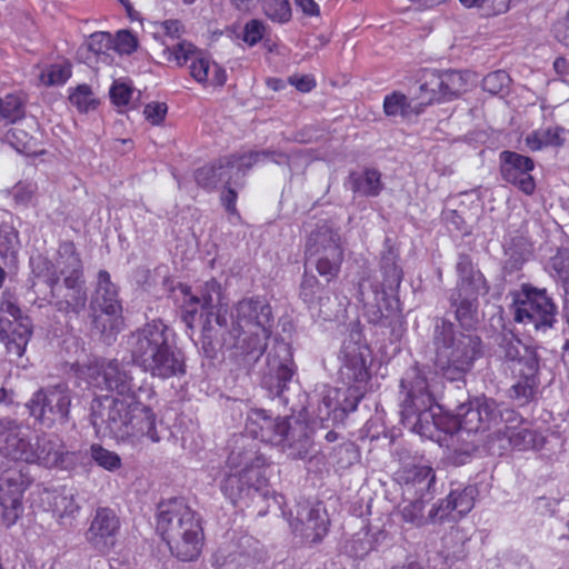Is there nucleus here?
Listing matches in <instances>:
<instances>
[{"label": "nucleus", "mask_w": 569, "mask_h": 569, "mask_svg": "<svg viewBox=\"0 0 569 569\" xmlns=\"http://www.w3.org/2000/svg\"><path fill=\"white\" fill-rule=\"evenodd\" d=\"M89 377L94 387L122 397L104 396L93 401L91 423L97 432L132 446L144 439L160 441L156 413L138 399L133 377L117 360L96 362L89 368Z\"/></svg>", "instance_id": "1"}, {"label": "nucleus", "mask_w": 569, "mask_h": 569, "mask_svg": "<svg viewBox=\"0 0 569 569\" xmlns=\"http://www.w3.org/2000/svg\"><path fill=\"white\" fill-rule=\"evenodd\" d=\"M234 320L228 328V310L216 313V326L207 323L201 330L204 352L237 350L240 356H261L271 336L272 309L259 297L244 298L234 307Z\"/></svg>", "instance_id": "2"}, {"label": "nucleus", "mask_w": 569, "mask_h": 569, "mask_svg": "<svg viewBox=\"0 0 569 569\" xmlns=\"http://www.w3.org/2000/svg\"><path fill=\"white\" fill-rule=\"evenodd\" d=\"M172 330L161 319H152L128 337L131 361L144 373L160 380L187 373L184 352L170 341Z\"/></svg>", "instance_id": "3"}, {"label": "nucleus", "mask_w": 569, "mask_h": 569, "mask_svg": "<svg viewBox=\"0 0 569 569\" xmlns=\"http://www.w3.org/2000/svg\"><path fill=\"white\" fill-rule=\"evenodd\" d=\"M435 409V398L429 391L427 379L417 375L411 385L407 398L403 401L402 415L412 421V429L422 437L432 438L436 430L453 433L462 430L468 433H482L481 412L486 413V407L478 409L476 398L461 407L458 420H451L449 426H443L445 417L438 415Z\"/></svg>", "instance_id": "4"}, {"label": "nucleus", "mask_w": 569, "mask_h": 569, "mask_svg": "<svg viewBox=\"0 0 569 569\" xmlns=\"http://www.w3.org/2000/svg\"><path fill=\"white\" fill-rule=\"evenodd\" d=\"M156 528L171 556L179 561L194 562L202 555L206 541L202 517L184 499L160 502Z\"/></svg>", "instance_id": "5"}, {"label": "nucleus", "mask_w": 569, "mask_h": 569, "mask_svg": "<svg viewBox=\"0 0 569 569\" xmlns=\"http://www.w3.org/2000/svg\"><path fill=\"white\" fill-rule=\"evenodd\" d=\"M231 450L227 463L230 472L223 478L221 491L233 506L244 503L249 507L256 501H267L271 497L269 481L266 477L268 459L260 453L252 441Z\"/></svg>", "instance_id": "6"}, {"label": "nucleus", "mask_w": 569, "mask_h": 569, "mask_svg": "<svg viewBox=\"0 0 569 569\" xmlns=\"http://www.w3.org/2000/svg\"><path fill=\"white\" fill-rule=\"evenodd\" d=\"M0 452L11 460L48 469L71 470L77 465V453L66 450L58 436L41 433L32 442L21 436L20 426L9 417L0 418Z\"/></svg>", "instance_id": "7"}, {"label": "nucleus", "mask_w": 569, "mask_h": 569, "mask_svg": "<svg viewBox=\"0 0 569 569\" xmlns=\"http://www.w3.org/2000/svg\"><path fill=\"white\" fill-rule=\"evenodd\" d=\"M370 349L360 340V333H351L342 342L340 360L341 373L348 383L346 390L337 389L338 405L336 410L350 413L357 410L367 392L371 375L367 365Z\"/></svg>", "instance_id": "8"}, {"label": "nucleus", "mask_w": 569, "mask_h": 569, "mask_svg": "<svg viewBox=\"0 0 569 569\" xmlns=\"http://www.w3.org/2000/svg\"><path fill=\"white\" fill-rule=\"evenodd\" d=\"M457 284L450 296L451 307L462 327H469L476 320L479 297L488 295L490 286L485 274L476 267L472 258L460 253L456 263Z\"/></svg>", "instance_id": "9"}, {"label": "nucleus", "mask_w": 569, "mask_h": 569, "mask_svg": "<svg viewBox=\"0 0 569 569\" xmlns=\"http://www.w3.org/2000/svg\"><path fill=\"white\" fill-rule=\"evenodd\" d=\"M305 267L312 262L318 274L326 282L335 281L341 271L345 251L337 231L327 224L312 230L305 244Z\"/></svg>", "instance_id": "10"}, {"label": "nucleus", "mask_w": 569, "mask_h": 569, "mask_svg": "<svg viewBox=\"0 0 569 569\" xmlns=\"http://www.w3.org/2000/svg\"><path fill=\"white\" fill-rule=\"evenodd\" d=\"M33 272L44 278L50 291L57 289L60 280L63 287H74L84 282L83 263L73 240H62L58 244L54 262L49 258L39 256L32 261Z\"/></svg>", "instance_id": "11"}, {"label": "nucleus", "mask_w": 569, "mask_h": 569, "mask_svg": "<svg viewBox=\"0 0 569 569\" xmlns=\"http://www.w3.org/2000/svg\"><path fill=\"white\" fill-rule=\"evenodd\" d=\"M33 335L32 320L21 310L18 298L4 290L0 298V342L7 353L21 358Z\"/></svg>", "instance_id": "12"}, {"label": "nucleus", "mask_w": 569, "mask_h": 569, "mask_svg": "<svg viewBox=\"0 0 569 569\" xmlns=\"http://www.w3.org/2000/svg\"><path fill=\"white\" fill-rule=\"evenodd\" d=\"M481 356V339L471 335H455L437 349L436 366L450 381H458Z\"/></svg>", "instance_id": "13"}, {"label": "nucleus", "mask_w": 569, "mask_h": 569, "mask_svg": "<svg viewBox=\"0 0 569 569\" xmlns=\"http://www.w3.org/2000/svg\"><path fill=\"white\" fill-rule=\"evenodd\" d=\"M70 407V390L64 385L42 387L26 403L29 415L47 429L68 422Z\"/></svg>", "instance_id": "14"}, {"label": "nucleus", "mask_w": 569, "mask_h": 569, "mask_svg": "<svg viewBox=\"0 0 569 569\" xmlns=\"http://www.w3.org/2000/svg\"><path fill=\"white\" fill-rule=\"evenodd\" d=\"M557 306L546 289L522 284L515 300V320L532 325L536 329L551 328L556 321Z\"/></svg>", "instance_id": "15"}, {"label": "nucleus", "mask_w": 569, "mask_h": 569, "mask_svg": "<svg viewBox=\"0 0 569 569\" xmlns=\"http://www.w3.org/2000/svg\"><path fill=\"white\" fill-rule=\"evenodd\" d=\"M419 81V94L426 104L450 101L467 86L462 72L456 70L423 69Z\"/></svg>", "instance_id": "16"}, {"label": "nucleus", "mask_w": 569, "mask_h": 569, "mask_svg": "<svg viewBox=\"0 0 569 569\" xmlns=\"http://www.w3.org/2000/svg\"><path fill=\"white\" fill-rule=\"evenodd\" d=\"M184 303L187 310L183 315V320L189 327H192V321L200 307L201 316L206 319L202 325V329L210 321V326H216V313L218 310L224 312L228 310V306L222 302L223 293L221 284L216 279H210L203 283L200 289V295H192L190 289L183 290Z\"/></svg>", "instance_id": "17"}, {"label": "nucleus", "mask_w": 569, "mask_h": 569, "mask_svg": "<svg viewBox=\"0 0 569 569\" xmlns=\"http://www.w3.org/2000/svg\"><path fill=\"white\" fill-rule=\"evenodd\" d=\"M288 417H273L270 411L254 408L246 419V432L254 440L279 446L286 442L290 431Z\"/></svg>", "instance_id": "18"}, {"label": "nucleus", "mask_w": 569, "mask_h": 569, "mask_svg": "<svg viewBox=\"0 0 569 569\" xmlns=\"http://www.w3.org/2000/svg\"><path fill=\"white\" fill-rule=\"evenodd\" d=\"M31 481L21 470L8 469L0 475V507L8 527L14 525L23 511V493Z\"/></svg>", "instance_id": "19"}, {"label": "nucleus", "mask_w": 569, "mask_h": 569, "mask_svg": "<svg viewBox=\"0 0 569 569\" xmlns=\"http://www.w3.org/2000/svg\"><path fill=\"white\" fill-rule=\"evenodd\" d=\"M121 521L116 511L109 507L97 508L84 537L92 549L100 555H108L117 545Z\"/></svg>", "instance_id": "20"}, {"label": "nucleus", "mask_w": 569, "mask_h": 569, "mask_svg": "<svg viewBox=\"0 0 569 569\" xmlns=\"http://www.w3.org/2000/svg\"><path fill=\"white\" fill-rule=\"evenodd\" d=\"M499 160V170L503 181L512 184L526 196H532L536 192L537 183L531 174L535 161L530 157L505 150L500 152Z\"/></svg>", "instance_id": "21"}, {"label": "nucleus", "mask_w": 569, "mask_h": 569, "mask_svg": "<svg viewBox=\"0 0 569 569\" xmlns=\"http://www.w3.org/2000/svg\"><path fill=\"white\" fill-rule=\"evenodd\" d=\"M478 489L471 485L460 490H451L446 499L441 500L438 506H433L429 511L430 521H443L452 511H456L460 517L466 516L475 507Z\"/></svg>", "instance_id": "22"}, {"label": "nucleus", "mask_w": 569, "mask_h": 569, "mask_svg": "<svg viewBox=\"0 0 569 569\" xmlns=\"http://www.w3.org/2000/svg\"><path fill=\"white\" fill-rule=\"evenodd\" d=\"M274 355H268V363L274 369L276 386L271 391L276 397H283L284 391L288 389L289 382L297 372V365L295 363L291 347L284 341L276 343Z\"/></svg>", "instance_id": "23"}, {"label": "nucleus", "mask_w": 569, "mask_h": 569, "mask_svg": "<svg viewBox=\"0 0 569 569\" xmlns=\"http://www.w3.org/2000/svg\"><path fill=\"white\" fill-rule=\"evenodd\" d=\"M539 358L530 357L526 367L512 369L517 382L512 386L513 398L522 406L533 400L539 386Z\"/></svg>", "instance_id": "24"}, {"label": "nucleus", "mask_w": 569, "mask_h": 569, "mask_svg": "<svg viewBox=\"0 0 569 569\" xmlns=\"http://www.w3.org/2000/svg\"><path fill=\"white\" fill-rule=\"evenodd\" d=\"M64 293L58 291V288L50 291L56 310L67 317L79 316L88 300L84 282L77 283L74 287H64Z\"/></svg>", "instance_id": "25"}, {"label": "nucleus", "mask_w": 569, "mask_h": 569, "mask_svg": "<svg viewBox=\"0 0 569 569\" xmlns=\"http://www.w3.org/2000/svg\"><path fill=\"white\" fill-rule=\"evenodd\" d=\"M97 279L94 292L96 305L108 316H120L122 306L118 299V290L116 284L111 281L110 273L107 270H100Z\"/></svg>", "instance_id": "26"}, {"label": "nucleus", "mask_w": 569, "mask_h": 569, "mask_svg": "<svg viewBox=\"0 0 569 569\" xmlns=\"http://www.w3.org/2000/svg\"><path fill=\"white\" fill-rule=\"evenodd\" d=\"M189 69L192 79L202 86L221 88L227 81L224 68L202 56L192 59Z\"/></svg>", "instance_id": "27"}, {"label": "nucleus", "mask_w": 569, "mask_h": 569, "mask_svg": "<svg viewBox=\"0 0 569 569\" xmlns=\"http://www.w3.org/2000/svg\"><path fill=\"white\" fill-rule=\"evenodd\" d=\"M43 509L52 512L59 519L74 517L80 507L72 495L66 493L59 489H43L40 493Z\"/></svg>", "instance_id": "28"}, {"label": "nucleus", "mask_w": 569, "mask_h": 569, "mask_svg": "<svg viewBox=\"0 0 569 569\" xmlns=\"http://www.w3.org/2000/svg\"><path fill=\"white\" fill-rule=\"evenodd\" d=\"M399 256L393 247L383 251L380 260V272L382 277L381 291L383 293L397 292L403 279L402 268L398 263Z\"/></svg>", "instance_id": "29"}, {"label": "nucleus", "mask_w": 569, "mask_h": 569, "mask_svg": "<svg viewBox=\"0 0 569 569\" xmlns=\"http://www.w3.org/2000/svg\"><path fill=\"white\" fill-rule=\"evenodd\" d=\"M348 182L355 194L368 198L378 197L383 189L381 173L375 168H365L362 172L351 171Z\"/></svg>", "instance_id": "30"}, {"label": "nucleus", "mask_w": 569, "mask_h": 569, "mask_svg": "<svg viewBox=\"0 0 569 569\" xmlns=\"http://www.w3.org/2000/svg\"><path fill=\"white\" fill-rule=\"evenodd\" d=\"M476 405L478 409L486 407V413L481 412V425H483V432L497 430L505 421H518V413L512 409L500 410L496 400L487 397H477Z\"/></svg>", "instance_id": "31"}, {"label": "nucleus", "mask_w": 569, "mask_h": 569, "mask_svg": "<svg viewBox=\"0 0 569 569\" xmlns=\"http://www.w3.org/2000/svg\"><path fill=\"white\" fill-rule=\"evenodd\" d=\"M305 528L301 529V536L312 543H319L329 531L330 520L321 502L309 508Z\"/></svg>", "instance_id": "32"}, {"label": "nucleus", "mask_w": 569, "mask_h": 569, "mask_svg": "<svg viewBox=\"0 0 569 569\" xmlns=\"http://www.w3.org/2000/svg\"><path fill=\"white\" fill-rule=\"evenodd\" d=\"M506 425L497 430L499 438L508 439L509 445L517 450H528L533 446L535 433L523 426L518 415V421H505Z\"/></svg>", "instance_id": "33"}, {"label": "nucleus", "mask_w": 569, "mask_h": 569, "mask_svg": "<svg viewBox=\"0 0 569 569\" xmlns=\"http://www.w3.org/2000/svg\"><path fill=\"white\" fill-rule=\"evenodd\" d=\"M323 286L316 274L305 271L299 284V299L307 306L308 309H320L325 300H329L328 296H322Z\"/></svg>", "instance_id": "34"}, {"label": "nucleus", "mask_w": 569, "mask_h": 569, "mask_svg": "<svg viewBox=\"0 0 569 569\" xmlns=\"http://www.w3.org/2000/svg\"><path fill=\"white\" fill-rule=\"evenodd\" d=\"M565 129L560 126L542 127L533 130L526 137V144L531 151H539L543 148H560L565 144Z\"/></svg>", "instance_id": "35"}, {"label": "nucleus", "mask_w": 569, "mask_h": 569, "mask_svg": "<svg viewBox=\"0 0 569 569\" xmlns=\"http://www.w3.org/2000/svg\"><path fill=\"white\" fill-rule=\"evenodd\" d=\"M3 140L19 153L28 157L37 158L46 153L44 149L37 148L36 140L22 129H9L6 132Z\"/></svg>", "instance_id": "36"}, {"label": "nucleus", "mask_w": 569, "mask_h": 569, "mask_svg": "<svg viewBox=\"0 0 569 569\" xmlns=\"http://www.w3.org/2000/svg\"><path fill=\"white\" fill-rule=\"evenodd\" d=\"M224 170L228 168L222 163V157H220L212 163L198 168L194 172V180L199 187L211 191L223 180Z\"/></svg>", "instance_id": "37"}, {"label": "nucleus", "mask_w": 569, "mask_h": 569, "mask_svg": "<svg viewBox=\"0 0 569 569\" xmlns=\"http://www.w3.org/2000/svg\"><path fill=\"white\" fill-rule=\"evenodd\" d=\"M383 113L389 118H409L413 113L409 98L401 91L395 90L387 94L382 103Z\"/></svg>", "instance_id": "38"}, {"label": "nucleus", "mask_w": 569, "mask_h": 569, "mask_svg": "<svg viewBox=\"0 0 569 569\" xmlns=\"http://www.w3.org/2000/svg\"><path fill=\"white\" fill-rule=\"evenodd\" d=\"M26 116L24 102L20 96L8 93L0 97V120L6 124H13L22 120Z\"/></svg>", "instance_id": "39"}, {"label": "nucleus", "mask_w": 569, "mask_h": 569, "mask_svg": "<svg viewBox=\"0 0 569 569\" xmlns=\"http://www.w3.org/2000/svg\"><path fill=\"white\" fill-rule=\"evenodd\" d=\"M400 480L406 485L421 486L429 489L436 481L433 469L427 465H412L403 468L400 472Z\"/></svg>", "instance_id": "40"}, {"label": "nucleus", "mask_w": 569, "mask_h": 569, "mask_svg": "<svg viewBox=\"0 0 569 569\" xmlns=\"http://www.w3.org/2000/svg\"><path fill=\"white\" fill-rule=\"evenodd\" d=\"M69 101L80 112L87 113L96 110L100 101L94 97L91 87L87 83L69 89Z\"/></svg>", "instance_id": "41"}, {"label": "nucleus", "mask_w": 569, "mask_h": 569, "mask_svg": "<svg viewBox=\"0 0 569 569\" xmlns=\"http://www.w3.org/2000/svg\"><path fill=\"white\" fill-rule=\"evenodd\" d=\"M503 349L505 358L513 363L511 370L519 367H526L530 357L538 358L536 351L522 343L519 339L509 340L505 345Z\"/></svg>", "instance_id": "42"}, {"label": "nucleus", "mask_w": 569, "mask_h": 569, "mask_svg": "<svg viewBox=\"0 0 569 569\" xmlns=\"http://www.w3.org/2000/svg\"><path fill=\"white\" fill-rule=\"evenodd\" d=\"M72 76V64L64 60L62 63H53L40 73V81L48 87L62 86Z\"/></svg>", "instance_id": "43"}, {"label": "nucleus", "mask_w": 569, "mask_h": 569, "mask_svg": "<svg viewBox=\"0 0 569 569\" xmlns=\"http://www.w3.org/2000/svg\"><path fill=\"white\" fill-rule=\"evenodd\" d=\"M90 453L93 461L104 470L112 472L121 467L120 456L114 451L106 449L99 443L91 445Z\"/></svg>", "instance_id": "44"}, {"label": "nucleus", "mask_w": 569, "mask_h": 569, "mask_svg": "<svg viewBox=\"0 0 569 569\" xmlns=\"http://www.w3.org/2000/svg\"><path fill=\"white\" fill-rule=\"evenodd\" d=\"M262 10L266 17L279 23L291 19V7L288 0H263Z\"/></svg>", "instance_id": "45"}, {"label": "nucleus", "mask_w": 569, "mask_h": 569, "mask_svg": "<svg viewBox=\"0 0 569 569\" xmlns=\"http://www.w3.org/2000/svg\"><path fill=\"white\" fill-rule=\"evenodd\" d=\"M511 78L505 70H496L482 79L483 91L490 94H503L508 91Z\"/></svg>", "instance_id": "46"}, {"label": "nucleus", "mask_w": 569, "mask_h": 569, "mask_svg": "<svg viewBox=\"0 0 569 569\" xmlns=\"http://www.w3.org/2000/svg\"><path fill=\"white\" fill-rule=\"evenodd\" d=\"M242 41L249 47H253L260 41L269 42L270 39L267 34L264 22L259 19H251L246 22L242 31Z\"/></svg>", "instance_id": "47"}, {"label": "nucleus", "mask_w": 569, "mask_h": 569, "mask_svg": "<svg viewBox=\"0 0 569 569\" xmlns=\"http://www.w3.org/2000/svg\"><path fill=\"white\" fill-rule=\"evenodd\" d=\"M260 153L250 151L247 153H233L222 157V163L228 170L237 169L238 172L246 173L259 159Z\"/></svg>", "instance_id": "48"}, {"label": "nucleus", "mask_w": 569, "mask_h": 569, "mask_svg": "<svg viewBox=\"0 0 569 569\" xmlns=\"http://www.w3.org/2000/svg\"><path fill=\"white\" fill-rule=\"evenodd\" d=\"M401 519L417 528L422 527L427 523L425 518V501L422 499H416L405 505L400 510Z\"/></svg>", "instance_id": "49"}, {"label": "nucleus", "mask_w": 569, "mask_h": 569, "mask_svg": "<svg viewBox=\"0 0 569 569\" xmlns=\"http://www.w3.org/2000/svg\"><path fill=\"white\" fill-rule=\"evenodd\" d=\"M551 266L569 295V250H559L551 259Z\"/></svg>", "instance_id": "50"}, {"label": "nucleus", "mask_w": 569, "mask_h": 569, "mask_svg": "<svg viewBox=\"0 0 569 569\" xmlns=\"http://www.w3.org/2000/svg\"><path fill=\"white\" fill-rule=\"evenodd\" d=\"M110 100L118 108L127 107L132 98V88L124 82H113L110 88Z\"/></svg>", "instance_id": "51"}, {"label": "nucleus", "mask_w": 569, "mask_h": 569, "mask_svg": "<svg viewBox=\"0 0 569 569\" xmlns=\"http://www.w3.org/2000/svg\"><path fill=\"white\" fill-rule=\"evenodd\" d=\"M511 0H483L480 9V16L483 18H493L510 10Z\"/></svg>", "instance_id": "52"}, {"label": "nucleus", "mask_w": 569, "mask_h": 569, "mask_svg": "<svg viewBox=\"0 0 569 569\" xmlns=\"http://www.w3.org/2000/svg\"><path fill=\"white\" fill-rule=\"evenodd\" d=\"M168 106L164 102H150L143 109V116L152 126H160L167 116Z\"/></svg>", "instance_id": "53"}, {"label": "nucleus", "mask_w": 569, "mask_h": 569, "mask_svg": "<svg viewBox=\"0 0 569 569\" xmlns=\"http://www.w3.org/2000/svg\"><path fill=\"white\" fill-rule=\"evenodd\" d=\"M88 50L94 54L106 53L111 48V37L108 32H94L87 42Z\"/></svg>", "instance_id": "54"}, {"label": "nucleus", "mask_w": 569, "mask_h": 569, "mask_svg": "<svg viewBox=\"0 0 569 569\" xmlns=\"http://www.w3.org/2000/svg\"><path fill=\"white\" fill-rule=\"evenodd\" d=\"M197 52V48L191 42L180 41L171 49V54L173 56V60L178 66H184L192 56Z\"/></svg>", "instance_id": "55"}, {"label": "nucleus", "mask_w": 569, "mask_h": 569, "mask_svg": "<svg viewBox=\"0 0 569 569\" xmlns=\"http://www.w3.org/2000/svg\"><path fill=\"white\" fill-rule=\"evenodd\" d=\"M116 48L120 53L130 54L137 50L138 39L128 30L119 31L116 38Z\"/></svg>", "instance_id": "56"}, {"label": "nucleus", "mask_w": 569, "mask_h": 569, "mask_svg": "<svg viewBox=\"0 0 569 569\" xmlns=\"http://www.w3.org/2000/svg\"><path fill=\"white\" fill-rule=\"evenodd\" d=\"M238 192L230 186H226L220 196V201L229 216L240 219V212L237 209Z\"/></svg>", "instance_id": "57"}, {"label": "nucleus", "mask_w": 569, "mask_h": 569, "mask_svg": "<svg viewBox=\"0 0 569 569\" xmlns=\"http://www.w3.org/2000/svg\"><path fill=\"white\" fill-rule=\"evenodd\" d=\"M288 83L301 93L311 92L317 87V80L313 74H292L288 78Z\"/></svg>", "instance_id": "58"}, {"label": "nucleus", "mask_w": 569, "mask_h": 569, "mask_svg": "<svg viewBox=\"0 0 569 569\" xmlns=\"http://www.w3.org/2000/svg\"><path fill=\"white\" fill-rule=\"evenodd\" d=\"M160 29L170 40H179L184 33V26L180 20L168 19L161 22Z\"/></svg>", "instance_id": "59"}, {"label": "nucleus", "mask_w": 569, "mask_h": 569, "mask_svg": "<svg viewBox=\"0 0 569 569\" xmlns=\"http://www.w3.org/2000/svg\"><path fill=\"white\" fill-rule=\"evenodd\" d=\"M36 186L32 183H21L19 182L14 188V201L19 204H28L31 202L34 193H36Z\"/></svg>", "instance_id": "60"}, {"label": "nucleus", "mask_w": 569, "mask_h": 569, "mask_svg": "<svg viewBox=\"0 0 569 569\" xmlns=\"http://www.w3.org/2000/svg\"><path fill=\"white\" fill-rule=\"evenodd\" d=\"M553 32L559 42L569 47V13L555 23Z\"/></svg>", "instance_id": "61"}, {"label": "nucleus", "mask_w": 569, "mask_h": 569, "mask_svg": "<svg viewBox=\"0 0 569 569\" xmlns=\"http://www.w3.org/2000/svg\"><path fill=\"white\" fill-rule=\"evenodd\" d=\"M296 6L309 17H317L320 14V8L315 0H295Z\"/></svg>", "instance_id": "62"}, {"label": "nucleus", "mask_w": 569, "mask_h": 569, "mask_svg": "<svg viewBox=\"0 0 569 569\" xmlns=\"http://www.w3.org/2000/svg\"><path fill=\"white\" fill-rule=\"evenodd\" d=\"M231 1L237 10L243 11V12L252 11L260 2V0H231Z\"/></svg>", "instance_id": "63"}, {"label": "nucleus", "mask_w": 569, "mask_h": 569, "mask_svg": "<svg viewBox=\"0 0 569 569\" xmlns=\"http://www.w3.org/2000/svg\"><path fill=\"white\" fill-rule=\"evenodd\" d=\"M266 86L272 91H281L286 88V81L281 78L269 77L266 79Z\"/></svg>", "instance_id": "64"}]
</instances>
